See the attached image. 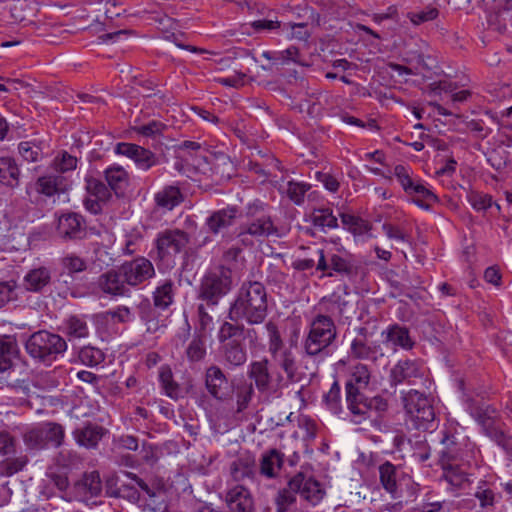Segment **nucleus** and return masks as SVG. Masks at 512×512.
Masks as SVG:
<instances>
[{
    "label": "nucleus",
    "mask_w": 512,
    "mask_h": 512,
    "mask_svg": "<svg viewBox=\"0 0 512 512\" xmlns=\"http://www.w3.org/2000/svg\"><path fill=\"white\" fill-rule=\"evenodd\" d=\"M268 311L267 291L258 281L242 284L238 295L229 308L228 318L238 323L245 321L250 325L261 324Z\"/></svg>",
    "instance_id": "f257e3e1"
},
{
    "label": "nucleus",
    "mask_w": 512,
    "mask_h": 512,
    "mask_svg": "<svg viewBox=\"0 0 512 512\" xmlns=\"http://www.w3.org/2000/svg\"><path fill=\"white\" fill-rule=\"evenodd\" d=\"M247 221L239 227L238 237L245 246H253L255 241L279 237V229L269 214V206L261 200H254L246 206Z\"/></svg>",
    "instance_id": "f03ea898"
},
{
    "label": "nucleus",
    "mask_w": 512,
    "mask_h": 512,
    "mask_svg": "<svg viewBox=\"0 0 512 512\" xmlns=\"http://www.w3.org/2000/svg\"><path fill=\"white\" fill-rule=\"evenodd\" d=\"M256 335V331L243 324L225 321L218 331L220 353L229 368L240 367L247 361V351L241 339Z\"/></svg>",
    "instance_id": "7ed1b4c3"
},
{
    "label": "nucleus",
    "mask_w": 512,
    "mask_h": 512,
    "mask_svg": "<svg viewBox=\"0 0 512 512\" xmlns=\"http://www.w3.org/2000/svg\"><path fill=\"white\" fill-rule=\"evenodd\" d=\"M337 338V328L334 320L325 314H317L310 322L309 332L303 342L307 355H327V349Z\"/></svg>",
    "instance_id": "20e7f679"
},
{
    "label": "nucleus",
    "mask_w": 512,
    "mask_h": 512,
    "mask_svg": "<svg viewBox=\"0 0 512 512\" xmlns=\"http://www.w3.org/2000/svg\"><path fill=\"white\" fill-rule=\"evenodd\" d=\"M26 352L39 361H51L67 350V343L60 335L46 330L34 332L25 342Z\"/></svg>",
    "instance_id": "39448f33"
},
{
    "label": "nucleus",
    "mask_w": 512,
    "mask_h": 512,
    "mask_svg": "<svg viewBox=\"0 0 512 512\" xmlns=\"http://www.w3.org/2000/svg\"><path fill=\"white\" fill-rule=\"evenodd\" d=\"M190 234L179 228H167L157 233L154 239L153 258L159 262H169L185 250L190 243Z\"/></svg>",
    "instance_id": "423d86ee"
},
{
    "label": "nucleus",
    "mask_w": 512,
    "mask_h": 512,
    "mask_svg": "<svg viewBox=\"0 0 512 512\" xmlns=\"http://www.w3.org/2000/svg\"><path fill=\"white\" fill-rule=\"evenodd\" d=\"M65 431L62 425L46 422L28 429L23 434V442L30 450L44 449L48 444L60 447L63 444Z\"/></svg>",
    "instance_id": "0eeeda50"
},
{
    "label": "nucleus",
    "mask_w": 512,
    "mask_h": 512,
    "mask_svg": "<svg viewBox=\"0 0 512 512\" xmlns=\"http://www.w3.org/2000/svg\"><path fill=\"white\" fill-rule=\"evenodd\" d=\"M231 283V272L228 269L220 268L210 272L200 284L198 298L205 301L207 306L214 307L230 291Z\"/></svg>",
    "instance_id": "6e6552de"
},
{
    "label": "nucleus",
    "mask_w": 512,
    "mask_h": 512,
    "mask_svg": "<svg viewBox=\"0 0 512 512\" xmlns=\"http://www.w3.org/2000/svg\"><path fill=\"white\" fill-rule=\"evenodd\" d=\"M370 379L371 372L367 365L358 363L350 368L345 385L348 409H356L357 413L363 414L366 406L362 404V392L368 387Z\"/></svg>",
    "instance_id": "1a4fd4ad"
},
{
    "label": "nucleus",
    "mask_w": 512,
    "mask_h": 512,
    "mask_svg": "<svg viewBox=\"0 0 512 512\" xmlns=\"http://www.w3.org/2000/svg\"><path fill=\"white\" fill-rule=\"evenodd\" d=\"M404 408L414 421L417 429L426 430L434 420L435 413L430 400L417 390H410L403 396Z\"/></svg>",
    "instance_id": "9d476101"
},
{
    "label": "nucleus",
    "mask_w": 512,
    "mask_h": 512,
    "mask_svg": "<svg viewBox=\"0 0 512 512\" xmlns=\"http://www.w3.org/2000/svg\"><path fill=\"white\" fill-rule=\"evenodd\" d=\"M318 262L316 269L323 271V277H333L338 274L352 278L358 275L359 266L351 255L330 254L326 257L323 250H317Z\"/></svg>",
    "instance_id": "9b49d317"
},
{
    "label": "nucleus",
    "mask_w": 512,
    "mask_h": 512,
    "mask_svg": "<svg viewBox=\"0 0 512 512\" xmlns=\"http://www.w3.org/2000/svg\"><path fill=\"white\" fill-rule=\"evenodd\" d=\"M440 452L443 465L453 461L469 462L474 457L475 446L470 439L460 433L445 435L441 441Z\"/></svg>",
    "instance_id": "f8f14e48"
},
{
    "label": "nucleus",
    "mask_w": 512,
    "mask_h": 512,
    "mask_svg": "<svg viewBox=\"0 0 512 512\" xmlns=\"http://www.w3.org/2000/svg\"><path fill=\"white\" fill-rule=\"evenodd\" d=\"M17 439L8 431H0V456L5 459L0 464V472L5 476H12L24 469L29 459L25 454L15 456Z\"/></svg>",
    "instance_id": "ddd939ff"
},
{
    "label": "nucleus",
    "mask_w": 512,
    "mask_h": 512,
    "mask_svg": "<svg viewBox=\"0 0 512 512\" xmlns=\"http://www.w3.org/2000/svg\"><path fill=\"white\" fill-rule=\"evenodd\" d=\"M467 410L478 424L481 425L487 436L492 438L501 447H507V444L504 443L505 435L496 425L499 415L493 406L488 404L479 405L469 401Z\"/></svg>",
    "instance_id": "4468645a"
},
{
    "label": "nucleus",
    "mask_w": 512,
    "mask_h": 512,
    "mask_svg": "<svg viewBox=\"0 0 512 512\" xmlns=\"http://www.w3.org/2000/svg\"><path fill=\"white\" fill-rule=\"evenodd\" d=\"M124 279L129 286L136 287L155 276V269L150 260L137 257L119 266Z\"/></svg>",
    "instance_id": "2eb2a0df"
},
{
    "label": "nucleus",
    "mask_w": 512,
    "mask_h": 512,
    "mask_svg": "<svg viewBox=\"0 0 512 512\" xmlns=\"http://www.w3.org/2000/svg\"><path fill=\"white\" fill-rule=\"evenodd\" d=\"M356 335L350 344V355L355 359L377 360L383 355L380 345L372 340V334L365 327L355 329Z\"/></svg>",
    "instance_id": "dca6fc26"
},
{
    "label": "nucleus",
    "mask_w": 512,
    "mask_h": 512,
    "mask_svg": "<svg viewBox=\"0 0 512 512\" xmlns=\"http://www.w3.org/2000/svg\"><path fill=\"white\" fill-rule=\"evenodd\" d=\"M290 487L297 490L299 496L313 506L317 505L325 496L322 484L303 473H298L290 479Z\"/></svg>",
    "instance_id": "f3484780"
},
{
    "label": "nucleus",
    "mask_w": 512,
    "mask_h": 512,
    "mask_svg": "<svg viewBox=\"0 0 512 512\" xmlns=\"http://www.w3.org/2000/svg\"><path fill=\"white\" fill-rule=\"evenodd\" d=\"M96 287L100 292L111 297H125L130 294V289L119 267L102 273L97 278Z\"/></svg>",
    "instance_id": "a211bd4d"
},
{
    "label": "nucleus",
    "mask_w": 512,
    "mask_h": 512,
    "mask_svg": "<svg viewBox=\"0 0 512 512\" xmlns=\"http://www.w3.org/2000/svg\"><path fill=\"white\" fill-rule=\"evenodd\" d=\"M426 368L417 360H401L392 369L390 381L392 385H398L404 381L416 384L417 379L424 378Z\"/></svg>",
    "instance_id": "6ab92c4d"
},
{
    "label": "nucleus",
    "mask_w": 512,
    "mask_h": 512,
    "mask_svg": "<svg viewBox=\"0 0 512 512\" xmlns=\"http://www.w3.org/2000/svg\"><path fill=\"white\" fill-rule=\"evenodd\" d=\"M231 480L237 484L246 486L249 482H254L257 475V466L255 457L250 453H243L230 464Z\"/></svg>",
    "instance_id": "aec40b11"
},
{
    "label": "nucleus",
    "mask_w": 512,
    "mask_h": 512,
    "mask_svg": "<svg viewBox=\"0 0 512 512\" xmlns=\"http://www.w3.org/2000/svg\"><path fill=\"white\" fill-rule=\"evenodd\" d=\"M115 152L131 158L136 166L143 171L149 170L158 163V159L153 152L136 144L118 143Z\"/></svg>",
    "instance_id": "412c9836"
},
{
    "label": "nucleus",
    "mask_w": 512,
    "mask_h": 512,
    "mask_svg": "<svg viewBox=\"0 0 512 512\" xmlns=\"http://www.w3.org/2000/svg\"><path fill=\"white\" fill-rule=\"evenodd\" d=\"M102 492V481L98 471L86 472L73 485V494L78 501L87 502Z\"/></svg>",
    "instance_id": "4be33fe9"
},
{
    "label": "nucleus",
    "mask_w": 512,
    "mask_h": 512,
    "mask_svg": "<svg viewBox=\"0 0 512 512\" xmlns=\"http://www.w3.org/2000/svg\"><path fill=\"white\" fill-rule=\"evenodd\" d=\"M205 388L217 400H225L229 396L228 378L217 365H210L204 374Z\"/></svg>",
    "instance_id": "5701e85b"
},
{
    "label": "nucleus",
    "mask_w": 512,
    "mask_h": 512,
    "mask_svg": "<svg viewBox=\"0 0 512 512\" xmlns=\"http://www.w3.org/2000/svg\"><path fill=\"white\" fill-rule=\"evenodd\" d=\"M225 503L230 512H253L254 500L244 484H236L225 494Z\"/></svg>",
    "instance_id": "b1692460"
},
{
    "label": "nucleus",
    "mask_w": 512,
    "mask_h": 512,
    "mask_svg": "<svg viewBox=\"0 0 512 512\" xmlns=\"http://www.w3.org/2000/svg\"><path fill=\"white\" fill-rule=\"evenodd\" d=\"M248 376L254 381L258 391L269 392L273 389V380L269 372L268 359L253 361L249 365Z\"/></svg>",
    "instance_id": "393cba45"
},
{
    "label": "nucleus",
    "mask_w": 512,
    "mask_h": 512,
    "mask_svg": "<svg viewBox=\"0 0 512 512\" xmlns=\"http://www.w3.org/2000/svg\"><path fill=\"white\" fill-rule=\"evenodd\" d=\"M59 235L64 239H78L85 234L84 220L76 213L62 215L58 220Z\"/></svg>",
    "instance_id": "a878e982"
},
{
    "label": "nucleus",
    "mask_w": 512,
    "mask_h": 512,
    "mask_svg": "<svg viewBox=\"0 0 512 512\" xmlns=\"http://www.w3.org/2000/svg\"><path fill=\"white\" fill-rule=\"evenodd\" d=\"M6 10L11 23H30L37 14V9L30 0H9Z\"/></svg>",
    "instance_id": "bb28decb"
},
{
    "label": "nucleus",
    "mask_w": 512,
    "mask_h": 512,
    "mask_svg": "<svg viewBox=\"0 0 512 512\" xmlns=\"http://www.w3.org/2000/svg\"><path fill=\"white\" fill-rule=\"evenodd\" d=\"M237 217V209L235 207H227L213 212L206 219V226L213 234H218L223 229L232 226Z\"/></svg>",
    "instance_id": "cd10ccee"
},
{
    "label": "nucleus",
    "mask_w": 512,
    "mask_h": 512,
    "mask_svg": "<svg viewBox=\"0 0 512 512\" xmlns=\"http://www.w3.org/2000/svg\"><path fill=\"white\" fill-rule=\"evenodd\" d=\"M105 434L104 428L95 424H87L73 432L76 442L85 448H95Z\"/></svg>",
    "instance_id": "c85d7f7f"
},
{
    "label": "nucleus",
    "mask_w": 512,
    "mask_h": 512,
    "mask_svg": "<svg viewBox=\"0 0 512 512\" xmlns=\"http://www.w3.org/2000/svg\"><path fill=\"white\" fill-rule=\"evenodd\" d=\"M51 281V272L46 267L30 270L23 279L24 288L30 292L42 291Z\"/></svg>",
    "instance_id": "c756f323"
},
{
    "label": "nucleus",
    "mask_w": 512,
    "mask_h": 512,
    "mask_svg": "<svg viewBox=\"0 0 512 512\" xmlns=\"http://www.w3.org/2000/svg\"><path fill=\"white\" fill-rule=\"evenodd\" d=\"M283 465V454L277 449H271L262 455L260 462V473L267 477L277 476Z\"/></svg>",
    "instance_id": "7c9ffc66"
},
{
    "label": "nucleus",
    "mask_w": 512,
    "mask_h": 512,
    "mask_svg": "<svg viewBox=\"0 0 512 512\" xmlns=\"http://www.w3.org/2000/svg\"><path fill=\"white\" fill-rule=\"evenodd\" d=\"M20 170L11 157H0V183L14 188L19 184Z\"/></svg>",
    "instance_id": "2f4dec72"
},
{
    "label": "nucleus",
    "mask_w": 512,
    "mask_h": 512,
    "mask_svg": "<svg viewBox=\"0 0 512 512\" xmlns=\"http://www.w3.org/2000/svg\"><path fill=\"white\" fill-rule=\"evenodd\" d=\"M272 358L284 371L289 382L300 381V375L297 372L296 359L290 349H285L282 352L276 354V356H272Z\"/></svg>",
    "instance_id": "473e14b6"
},
{
    "label": "nucleus",
    "mask_w": 512,
    "mask_h": 512,
    "mask_svg": "<svg viewBox=\"0 0 512 512\" xmlns=\"http://www.w3.org/2000/svg\"><path fill=\"white\" fill-rule=\"evenodd\" d=\"M379 480L382 487L392 496H396L398 488V469L386 461L379 466Z\"/></svg>",
    "instance_id": "72a5a7b5"
},
{
    "label": "nucleus",
    "mask_w": 512,
    "mask_h": 512,
    "mask_svg": "<svg viewBox=\"0 0 512 512\" xmlns=\"http://www.w3.org/2000/svg\"><path fill=\"white\" fill-rule=\"evenodd\" d=\"M183 201V195L177 186L169 185L155 194L157 206L172 210Z\"/></svg>",
    "instance_id": "f704fd0d"
},
{
    "label": "nucleus",
    "mask_w": 512,
    "mask_h": 512,
    "mask_svg": "<svg viewBox=\"0 0 512 512\" xmlns=\"http://www.w3.org/2000/svg\"><path fill=\"white\" fill-rule=\"evenodd\" d=\"M362 404L366 406V409H364L363 414L357 413L356 409H349L353 415L352 421L356 424H359L363 420L370 418L371 410H375L377 412H384L388 408L387 401L380 396H375L369 399L368 401L364 400V396H362Z\"/></svg>",
    "instance_id": "c9c22d12"
},
{
    "label": "nucleus",
    "mask_w": 512,
    "mask_h": 512,
    "mask_svg": "<svg viewBox=\"0 0 512 512\" xmlns=\"http://www.w3.org/2000/svg\"><path fill=\"white\" fill-rule=\"evenodd\" d=\"M105 179L109 187L118 193L128 185L129 176L123 167L116 165L105 170Z\"/></svg>",
    "instance_id": "e433bc0d"
},
{
    "label": "nucleus",
    "mask_w": 512,
    "mask_h": 512,
    "mask_svg": "<svg viewBox=\"0 0 512 512\" xmlns=\"http://www.w3.org/2000/svg\"><path fill=\"white\" fill-rule=\"evenodd\" d=\"M386 340L391 342L394 346H399L406 350L411 349L414 345L408 329L398 325H394L387 330Z\"/></svg>",
    "instance_id": "4c0bfd02"
},
{
    "label": "nucleus",
    "mask_w": 512,
    "mask_h": 512,
    "mask_svg": "<svg viewBox=\"0 0 512 512\" xmlns=\"http://www.w3.org/2000/svg\"><path fill=\"white\" fill-rule=\"evenodd\" d=\"M66 335L69 339L86 338L89 335V327L86 320L82 317L70 316L65 323Z\"/></svg>",
    "instance_id": "58836bf2"
},
{
    "label": "nucleus",
    "mask_w": 512,
    "mask_h": 512,
    "mask_svg": "<svg viewBox=\"0 0 512 512\" xmlns=\"http://www.w3.org/2000/svg\"><path fill=\"white\" fill-rule=\"evenodd\" d=\"M340 218L343 226L354 235H362L371 229L367 221L355 215L341 213Z\"/></svg>",
    "instance_id": "ea45409f"
},
{
    "label": "nucleus",
    "mask_w": 512,
    "mask_h": 512,
    "mask_svg": "<svg viewBox=\"0 0 512 512\" xmlns=\"http://www.w3.org/2000/svg\"><path fill=\"white\" fill-rule=\"evenodd\" d=\"M173 283L165 281L161 286L157 287L154 292V305L160 309H166L173 302Z\"/></svg>",
    "instance_id": "a19ab883"
},
{
    "label": "nucleus",
    "mask_w": 512,
    "mask_h": 512,
    "mask_svg": "<svg viewBox=\"0 0 512 512\" xmlns=\"http://www.w3.org/2000/svg\"><path fill=\"white\" fill-rule=\"evenodd\" d=\"M197 325H196V334L201 335L202 337H208L213 330V317L207 310V307L204 304H199L197 307Z\"/></svg>",
    "instance_id": "79ce46f5"
},
{
    "label": "nucleus",
    "mask_w": 512,
    "mask_h": 512,
    "mask_svg": "<svg viewBox=\"0 0 512 512\" xmlns=\"http://www.w3.org/2000/svg\"><path fill=\"white\" fill-rule=\"evenodd\" d=\"M159 379L165 391V394L168 397L172 399H178L180 397V387L173 380L172 371L169 367H161L159 372Z\"/></svg>",
    "instance_id": "37998d69"
},
{
    "label": "nucleus",
    "mask_w": 512,
    "mask_h": 512,
    "mask_svg": "<svg viewBox=\"0 0 512 512\" xmlns=\"http://www.w3.org/2000/svg\"><path fill=\"white\" fill-rule=\"evenodd\" d=\"M19 155L27 162H37L42 159V148L36 141H21L18 144Z\"/></svg>",
    "instance_id": "c03bdc74"
},
{
    "label": "nucleus",
    "mask_w": 512,
    "mask_h": 512,
    "mask_svg": "<svg viewBox=\"0 0 512 512\" xmlns=\"http://www.w3.org/2000/svg\"><path fill=\"white\" fill-rule=\"evenodd\" d=\"M265 327L268 333V351L271 356H276V354L286 349L279 329L277 325L271 321L268 322Z\"/></svg>",
    "instance_id": "a18cd8bd"
},
{
    "label": "nucleus",
    "mask_w": 512,
    "mask_h": 512,
    "mask_svg": "<svg viewBox=\"0 0 512 512\" xmlns=\"http://www.w3.org/2000/svg\"><path fill=\"white\" fill-rule=\"evenodd\" d=\"M310 188L311 185L308 183L289 181L284 192L294 204L301 205L304 202L305 194Z\"/></svg>",
    "instance_id": "49530a36"
},
{
    "label": "nucleus",
    "mask_w": 512,
    "mask_h": 512,
    "mask_svg": "<svg viewBox=\"0 0 512 512\" xmlns=\"http://www.w3.org/2000/svg\"><path fill=\"white\" fill-rule=\"evenodd\" d=\"M86 190L91 196H94L102 203H105L111 197L110 190L106 185L93 177L86 178Z\"/></svg>",
    "instance_id": "de8ad7c7"
},
{
    "label": "nucleus",
    "mask_w": 512,
    "mask_h": 512,
    "mask_svg": "<svg viewBox=\"0 0 512 512\" xmlns=\"http://www.w3.org/2000/svg\"><path fill=\"white\" fill-rule=\"evenodd\" d=\"M207 337H202L196 334L193 340L189 343L186 354L190 361L198 362L204 359L206 355L205 340Z\"/></svg>",
    "instance_id": "09e8293b"
},
{
    "label": "nucleus",
    "mask_w": 512,
    "mask_h": 512,
    "mask_svg": "<svg viewBox=\"0 0 512 512\" xmlns=\"http://www.w3.org/2000/svg\"><path fill=\"white\" fill-rule=\"evenodd\" d=\"M296 494H298L297 490L291 489L289 481L287 487L281 489L275 498V503L277 505L276 512H286L293 504H295Z\"/></svg>",
    "instance_id": "8fccbe9b"
},
{
    "label": "nucleus",
    "mask_w": 512,
    "mask_h": 512,
    "mask_svg": "<svg viewBox=\"0 0 512 512\" xmlns=\"http://www.w3.org/2000/svg\"><path fill=\"white\" fill-rule=\"evenodd\" d=\"M312 221L315 226L333 229L338 226L337 217L328 208H321L314 211Z\"/></svg>",
    "instance_id": "3c124183"
},
{
    "label": "nucleus",
    "mask_w": 512,
    "mask_h": 512,
    "mask_svg": "<svg viewBox=\"0 0 512 512\" xmlns=\"http://www.w3.org/2000/svg\"><path fill=\"white\" fill-rule=\"evenodd\" d=\"M61 265L68 274L80 273L87 269V262L74 253L65 255L61 259Z\"/></svg>",
    "instance_id": "603ef678"
},
{
    "label": "nucleus",
    "mask_w": 512,
    "mask_h": 512,
    "mask_svg": "<svg viewBox=\"0 0 512 512\" xmlns=\"http://www.w3.org/2000/svg\"><path fill=\"white\" fill-rule=\"evenodd\" d=\"M80 362L87 366H96L104 358L102 351L92 346H85L78 352Z\"/></svg>",
    "instance_id": "864d4df0"
},
{
    "label": "nucleus",
    "mask_w": 512,
    "mask_h": 512,
    "mask_svg": "<svg viewBox=\"0 0 512 512\" xmlns=\"http://www.w3.org/2000/svg\"><path fill=\"white\" fill-rule=\"evenodd\" d=\"M341 389L338 382H334L328 391V393L324 396L325 403L327 407L333 412L338 413L340 411V399H341Z\"/></svg>",
    "instance_id": "5fc2aeb1"
},
{
    "label": "nucleus",
    "mask_w": 512,
    "mask_h": 512,
    "mask_svg": "<svg viewBox=\"0 0 512 512\" xmlns=\"http://www.w3.org/2000/svg\"><path fill=\"white\" fill-rule=\"evenodd\" d=\"M166 129V125L160 121H150L147 124L140 125L135 128V131L145 137H157L161 135Z\"/></svg>",
    "instance_id": "6e6d98bb"
},
{
    "label": "nucleus",
    "mask_w": 512,
    "mask_h": 512,
    "mask_svg": "<svg viewBox=\"0 0 512 512\" xmlns=\"http://www.w3.org/2000/svg\"><path fill=\"white\" fill-rule=\"evenodd\" d=\"M36 190L46 196L54 195L58 190L57 178L54 176L40 177L36 182Z\"/></svg>",
    "instance_id": "4d7b16f0"
},
{
    "label": "nucleus",
    "mask_w": 512,
    "mask_h": 512,
    "mask_svg": "<svg viewBox=\"0 0 512 512\" xmlns=\"http://www.w3.org/2000/svg\"><path fill=\"white\" fill-rule=\"evenodd\" d=\"M439 11L435 7H427L426 9L419 12H410L408 17L410 21L415 25H420L424 22L434 20L437 18Z\"/></svg>",
    "instance_id": "13d9d810"
},
{
    "label": "nucleus",
    "mask_w": 512,
    "mask_h": 512,
    "mask_svg": "<svg viewBox=\"0 0 512 512\" xmlns=\"http://www.w3.org/2000/svg\"><path fill=\"white\" fill-rule=\"evenodd\" d=\"M475 497L479 500L481 507H493L496 501V494L486 484L480 485L475 492Z\"/></svg>",
    "instance_id": "bf43d9fd"
},
{
    "label": "nucleus",
    "mask_w": 512,
    "mask_h": 512,
    "mask_svg": "<svg viewBox=\"0 0 512 512\" xmlns=\"http://www.w3.org/2000/svg\"><path fill=\"white\" fill-rule=\"evenodd\" d=\"M77 158L67 152H63L60 157L54 160L55 169L59 172H68L77 167Z\"/></svg>",
    "instance_id": "052dcab7"
},
{
    "label": "nucleus",
    "mask_w": 512,
    "mask_h": 512,
    "mask_svg": "<svg viewBox=\"0 0 512 512\" xmlns=\"http://www.w3.org/2000/svg\"><path fill=\"white\" fill-rule=\"evenodd\" d=\"M468 201L476 210H486L492 206V197L488 194L471 192Z\"/></svg>",
    "instance_id": "680f3d73"
},
{
    "label": "nucleus",
    "mask_w": 512,
    "mask_h": 512,
    "mask_svg": "<svg viewBox=\"0 0 512 512\" xmlns=\"http://www.w3.org/2000/svg\"><path fill=\"white\" fill-rule=\"evenodd\" d=\"M446 469L445 479L455 487H462V485L468 481L466 473L462 471H457L452 467V465L445 464L443 465Z\"/></svg>",
    "instance_id": "e2e57ef3"
},
{
    "label": "nucleus",
    "mask_w": 512,
    "mask_h": 512,
    "mask_svg": "<svg viewBox=\"0 0 512 512\" xmlns=\"http://www.w3.org/2000/svg\"><path fill=\"white\" fill-rule=\"evenodd\" d=\"M254 393L252 385H243L237 390V412L245 410Z\"/></svg>",
    "instance_id": "0e129e2a"
},
{
    "label": "nucleus",
    "mask_w": 512,
    "mask_h": 512,
    "mask_svg": "<svg viewBox=\"0 0 512 512\" xmlns=\"http://www.w3.org/2000/svg\"><path fill=\"white\" fill-rule=\"evenodd\" d=\"M0 354L8 357H16L18 346L16 340L11 336H3L0 339Z\"/></svg>",
    "instance_id": "69168bd1"
},
{
    "label": "nucleus",
    "mask_w": 512,
    "mask_h": 512,
    "mask_svg": "<svg viewBox=\"0 0 512 512\" xmlns=\"http://www.w3.org/2000/svg\"><path fill=\"white\" fill-rule=\"evenodd\" d=\"M16 286L15 281L0 282V307L15 298Z\"/></svg>",
    "instance_id": "338daca9"
},
{
    "label": "nucleus",
    "mask_w": 512,
    "mask_h": 512,
    "mask_svg": "<svg viewBox=\"0 0 512 512\" xmlns=\"http://www.w3.org/2000/svg\"><path fill=\"white\" fill-rule=\"evenodd\" d=\"M106 314L111 319L117 320L120 323L130 322L133 319V313L127 306H118L114 310L107 311Z\"/></svg>",
    "instance_id": "774afa93"
}]
</instances>
